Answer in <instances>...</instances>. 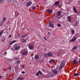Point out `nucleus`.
<instances>
[{
	"label": "nucleus",
	"mask_w": 80,
	"mask_h": 80,
	"mask_svg": "<svg viewBox=\"0 0 80 80\" xmlns=\"http://www.w3.org/2000/svg\"><path fill=\"white\" fill-rule=\"evenodd\" d=\"M64 65L65 63H64V62H63V61H62L60 63V66L59 69V71H61V70H62V68H63V67H64Z\"/></svg>",
	"instance_id": "obj_1"
},
{
	"label": "nucleus",
	"mask_w": 80,
	"mask_h": 80,
	"mask_svg": "<svg viewBox=\"0 0 80 80\" xmlns=\"http://www.w3.org/2000/svg\"><path fill=\"white\" fill-rule=\"evenodd\" d=\"M14 48H15V50H18L20 48L18 46L17 44H15L14 45Z\"/></svg>",
	"instance_id": "obj_2"
},
{
	"label": "nucleus",
	"mask_w": 80,
	"mask_h": 80,
	"mask_svg": "<svg viewBox=\"0 0 80 80\" xmlns=\"http://www.w3.org/2000/svg\"><path fill=\"white\" fill-rule=\"evenodd\" d=\"M28 47L30 50H32L34 48V45L32 44H29L28 46Z\"/></svg>",
	"instance_id": "obj_3"
},
{
	"label": "nucleus",
	"mask_w": 80,
	"mask_h": 80,
	"mask_svg": "<svg viewBox=\"0 0 80 80\" xmlns=\"http://www.w3.org/2000/svg\"><path fill=\"white\" fill-rule=\"evenodd\" d=\"M22 55H28V51L24 50L22 52Z\"/></svg>",
	"instance_id": "obj_4"
},
{
	"label": "nucleus",
	"mask_w": 80,
	"mask_h": 80,
	"mask_svg": "<svg viewBox=\"0 0 80 80\" xmlns=\"http://www.w3.org/2000/svg\"><path fill=\"white\" fill-rule=\"evenodd\" d=\"M52 72H53V73L55 75H56V74H57V73H58V71H57V69H54L52 70ZM55 75H53V77L54 76H55Z\"/></svg>",
	"instance_id": "obj_5"
},
{
	"label": "nucleus",
	"mask_w": 80,
	"mask_h": 80,
	"mask_svg": "<svg viewBox=\"0 0 80 80\" xmlns=\"http://www.w3.org/2000/svg\"><path fill=\"white\" fill-rule=\"evenodd\" d=\"M32 3L31 2H28L26 4V6H28V7H29V6H30L32 5Z\"/></svg>",
	"instance_id": "obj_6"
},
{
	"label": "nucleus",
	"mask_w": 80,
	"mask_h": 80,
	"mask_svg": "<svg viewBox=\"0 0 80 80\" xmlns=\"http://www.w3.org/2000/svg\"><path fill=\"white\" fill-rule=\"evenodd\" d=\"M47 54L49 57H53V54L50 52H48L47 53Z\"/></svg>",
	"instance_id": "obj_7"
},
{
	"label": "nucleus",
	"mask_w": 80,
	"mask_h": 80,
	"mask_svg": "<svg viewBox=\"0 0 80 80\" xmlns=\"http://www.w3.org/2000/svg\"><path fill=\"white\" fill-rule=\"evenodd\" d=\"M76 39H77V38L76 37H74L73 39H72L69 41V42H73L74 41H75L76 40Z\"/></svg>",
	"instance_id": "obj_8"
},
{
	"label": "nucleus",
	"mask_w": 80,
	"mask_h": 80,
	"mask_svg": "<svg viewBox=\"0 0 80 80\" xmlns=\"http://www.w3.org/2000/svg\"><path fill=\"white\" fill-rule=\"evenodd\" d=\"M59 3H60V1H57L54 3V5L56 6V5H58Z\"/></svg>",
	"instance_id": "obj_9"
},
{
	"label": "nucleus",
	"mask_w": 80,
	"mask_h": 80,
	"mask_svg": "<svg viewBox=\"0 0 80 80\" xmlns=\"http://www.w3.org/2000/svg\"><path fill=\"white\" fill-rule=\"evenodd\" d=\"M68 21L69 22H71V17L70 16H68L67 18Z\"/></svg>",
	"instance_id": "obj_10"
},
{
	"label": "nucleus",
	"mask_w": 80,
	"mask_h": 80,
	"mask_svg": "<svg viewBox=\"0 0 80 80\" xmlns=\"http://www.w3.org/2000/svg\"><path fill=\"white\" fill-rule=\"evenodd\" d=\"M61 14H62V12L60 11H58L57 12V15L58 16H60V15H61Z\"/></svg>",
	"instance_id": "obj_11"
},
{
	"label": "nucleus",
	"mask_w": 80,
	"mask_h": 80,
	"mask_svg": "<svg viewBox=\"0 0 80 80\" xmlns=\"http://www.w3.org/2000/svg\"><path fill=\"white\" fill-rule=\"evenodd\" d=\"M18 69V66H17L15 67V70L16 72H17Z\"/></svg>",
	"instance_id": "obj_12"
},
{
	"label": "nucleus",
	"mask_w": 80,
	"mask_h": 80,
	"mask_svg": "<svg viewBox=\"0 0 80 80\" xmlns=\"http://www.w3.org/2000/svg\"><path fill=\"white\" fill-rule=\"evenodd\" d=\"M27 34H25L24 35H22L21 37V38H25L27 36Z\"/></svg>",
	"instance_id": "obj_13"
},
{
	"label": "nucleus",
	"mask_w": 80,
	"mask_h": 80,
	"mask_svg": "<svg viewBox=\"0 0 80 80\" xmlns=\"http://www.w3.org/2000/svg\"><path fill=\"white\" fill-rule=\"evenodd\" d=\"M73 75L74 77H77V76H79L80 75L78 73H74Z\"/></svg>",
	"instance_id": "obj_14"
},
{
	"label": "nucleus",
	"mask_w": 80,
	"mask_h": 80,
	"mask_svg": "<svg viewBox=\"0 0 80 80\" xmlns=\"http://www.w3.org/2000/svg\"><path fill=\"white\" fill-rule=\"evenodd\" d=\"M24 79V78H23V77H18L17 78V80H23Z\"/></svg>",
	"instance_id": "obj_15"
},
{
	"label": "nucleus",
	"mask_w": 80,
	"mask_h": 80,
	"mask_svg": "<svg viewBox=\"0 0 80 80\" xmlns=\"http://www.w3.org/2000/svg\"><path fill=\"white\" fill-rule=\"evenodd\" d=\"M34 58L36 60H37V59H38V58H39V56L38 55H36Z\"/></svg>",
	"instance_id": "obj_16"
},
{
	"label": "nucleus",
	"mask_w": 80,
	"mask_h": 80,
	"mask_svg": "<svg viewBox=\"0 0 80 80\" xmlns=\"http://www.w3.org/2000/svg\"><path fill=\"white\" fill-rule=\"evenodd\" d=\"M4 31V30H3L0 31V36H2V34H3V33Z\"/></svg>",
	"instance_id": "obj_17"
},
{
	"label": "nucleus",
	"mask_w": 80,
	"mask_h": 80,
	"mask_svg": "<svg viewBox=\"0 0 80 80\" xmlns=\"http://www.w3.org/2000/svg\"><path fill=\"white\" fill-rule=\"evenodd\" d=\"M50 22H49V26L50 27H53V24L51 23L50 24Z\"/></svg>",
	"instance_id": "obj_18"
},
{
	"label": "nucleus",
	"mask_w": 80,
	"mask_h": 80,
	"mask_svg": "<svg viewBox=\"0 0 80 80\" xmlns=\"http://www.w3.org/2000/svg\"><path fill=\"white\" fill-rule=\"evenodd\" d=\"M47 12H49V13H52V12H53V11H52V10L48 9L47 10Z\"/></svg>",
	"instance_id": "obj_19"
},
{
	"label": "nucleus",
	"mask_w": 80,
	"mask_h": 80,
	"mask_svg": "<svg viewBox=\"0 0 80 80\" xmlns=\"http://www.w3.org/2000/svg\"><path fill=\"white\" fill-rule=\"evenodd\" d=\"M77 63V60L74 59L73 61V64H75Z\"/></svg>",
	"instance_id": "obj_20"
},
{
	"label": "nucleus",
	"mask_w": 80,
	"mask_h": 80,
	"mask_svg": "<svg viewBox=\"0 0 80 80\" xmlns=\"http://www.w3.org/2000/svg\"><path fill=\"white\" fill-rule=\"evenodd\" d=\"M55 60L52 59L51 61H49V63H51V62H52V63H54V62H55Z\"/></svg>",
	"instance_id": "obj_21"
},
{
	"label": "nucleus",
	"mask_w": 80,
	"mask_h": 80,
	"mask_svg": "<svg viewBox=\"0 0 80 80\" xmlns=\"http://www.w3.org/2000/svg\"><path fill=\"white\" fill-rule=\"evenodd\" d=\"M21 62V61L20 60H18L17 62V63L18 64H20Z\"/></svg>",
	"instance_id": "obj_22"
},
{
	"label": "nucleus",
	"mask_w": 80,
	"mask_h": 80,
	"mask_svg": "<svg viewBox=\"0 0 80 80\" xmlns=\"http://www.w3.org/2000/svg\"><path fill=\"white\" fill-rule=\"evenodd\" d=\"M52 73H51L50 74H49L48 75V77L49 78H50L51 77H53V76H52Z\"/></svg>",
	"instance_id": "obj_23"
},
{
	"label": "nucleus",
	"mask_w": 80,
	"mask_h": 80,
	"mask_svg": "<svg viewBox=\"0 0 80 80\" xmlns=\"http://www.w3.org/2000/svg\"><path fill=\"white\" fill-rule=\"evenodd\" d=\"M22 43H25V38H23L22 39Z\"/></svg>",
	"instance_id": "obj_24"
},
{
	"label": "nucleus",
	"mask_w": 80,
	"mask_h": 80,
	"mask_svg": "<svg viewBox=\"0 0 80 80\" xmlns=\"http://www.w3.org/2000/svg\"><path fill=\"white\" fill-rule=\"evenodd\" d=\"M73 11L75 13H76V12H77V10H76L75 8L73 7Z\"/></svg>",
	"instance_id": "obj_25"
},
{
	"label": "nucleus",
	"mask_w": 80,
	"mask_h": 80,
	"mask_svg": "<svg viewBox=\"0 0 80 80\" xmlns=\"http://www.w3.org/2000/svg\"><path fill=\"white\" fill-rule=\"evenodd\" d=\"M71 32H72V34H74L75 33V31L73 30H72L71 31Z\"/></svg>",
	"instance_id": "obj_26"
},
{
	"label": "nucleus",
	"mask_w": 80,
	"mask_h": 80,
	"mask_svg": "<svg viewBox=\"0 0 80 80\" xmlns=\"http://www.w3.org/2000/svg\"><path fill=\"white\" fill-rule=\"evenodd\" d=\"M44 56H45V57H46V58H47V57H48V55H47V53L44 54Z\"/></svg>",
	"instance_id": "obj_27"
},
{
	"label": "nucleus",
	"mask_w": 80,
	"mask_h": 80,
	"mask_svg": "<svg viewBox=\"0 0 80 80\" xmlns=\"http://www.w3.org/2000/svg\"><path fill=\"white\" fill-rule=\"evenodd\" d=\"M38 73H39V74H41V75H42L43 74V73H42V72H41V71H40V70H39L38 72Z\"/></svg>",
	"instance_id": "obj_28"
},
{
	"label": "nucleus",
	"mask_w": 80,
	"mask_h": 80,
	"mask_svg": "<svg viewBox=\"0 0 80 80\" xmlns=\"http://www.w3.org/2000/svg\"><path fill=\"white\" fill-rule=\"evenodd\" d=\"M74 27H77V23H75L73 24Z\"/></svg>",
	"instance_id": "obj_29"
},
{
	"label": "nucleus",
	"mask_w": 80,
	"mask_h": 80,
	"mask_svg": "<svg viewBox=\"0 0 80 80\" xmlns=\"http://www.w3.org/2000/svg\"><path fill=\"white\" fill-rule=\"evenodd\" d=\"M50 68H55V66L53 65L50 67Z\"/></svg>",
	"instance_id": "obj_30"
},
{
	"label": "nucleus",
	"mask_w": 80,
	"mask_h": 80,
	"mask_svg": "<svg viewBox=\"0 0 80 80\" xmlns=\"http://www.w3.org/2000/svg\"><path fill=\"white\" fill-rule=\"evenodd\" d=\"M58 25V27H61V24H60V23H58L57 25Z\"/></svg>",
	"instance_id": "obj_31"
},
{
	"label": "nucleus",
	"mask_w": 80,
	"mask_h": 80,
	"mask_svg": "<svg viewBox=\"0 0 80 80\" xmlns=\"http://www.w3.org/2000/svg\"><path fill=\"white\" fill-rule=\"evenodd\" d=\"M3 2V0H0V3H2Z\"/></svg>",
	"instance_id": "obj_32"
},
{
	"label": "nucleus",
	"mask_w": 80,
	"mask_h": 80,
	"mask_svg": "<svg viewBox=\"0 0 80 80\" xmlns=\"http://www.w3.org/2000/svg\"><path fill=\"white\" fill-rule=\"evenodd\" d=\"M36 8H37L35 7H33L32 8V9L33 10L36 9Z\"/></svg>",
	"instance_id": "obj_33"
},
{
	"label": "nucleus",
	"mask_w": 80,
	"mask_h": 80,
	"mask_svg": "<svg viewBox=\"0 0 80 80\" xmlns=\"http://www.w3.org/2000/svg\"><path fill=\"white\" fill-rule=\"evenodd\" d=\"M2 20H3V21H4V22H5V21H6V18L4 17L3 19Z\"/></svg>",
	"instance_id": "obj_34"
},
{
	"label": "nucleus",
	"mask_w": 80,
	"mask_h": 80,
	"mask_svg": "<svg viewBox=\"0 0 80 80\" xmlns=\"http://www.w3.org/2000/svg\"><path fill=\"white\" fill-rule=\"evenodd\" d=\"M77 48V46H75L73 48H72V50H75Z\"/></svg>",
	"instance_id": "obj_35"
},
{
	"label": "nucleus",
	"mask_w": 80,
	"mask_h": 80,
	"mask_svg": "<svg viewBox=\"0 0 80 80\" xmlns=\"http://www.w3.org/2000/svg\"><path fill=\"white\" fill-rule=\"evenodd\" d=\"M8 2H13V1H14V0H8Z\"/></svg>",
	"instance_id": "obj_36"
},
{
	"label": "nucleus",
	"mask_w": 80,
	"mask_h": 80,
	"mask_svg": "<svg viewBox=\"0 0 80 80\" xmlns=\"http://www.w3.org/2000/svg\"><path fill=\"white\" fill-rule=\"evenodd\" d=\"M43 38L44 39H45V40H46V41H48V40H47V39L46 38V37H44Z\"/></svg>",
	"instance_id": "obj_37"
},
{
	"label": "nucleus",
	"mask_w": 80,
	"mask_h": 80,
	"mask_svg": "<svg viewBox=\"0 0 80 80\" xmlns=\"http://www.w3.org/2000/svg\"><path fill=\"white\" fill-rule=\"evenodd\" d=\"M21 73H22V74H25V72L24 71H22Z\"/></svg>",
	"instance_id": "obj_38"
},
{
	"label": "nucleus",
	"mask_w": 80,
	"mask_h": 80,
	"mask_svg": "<svg viewBox=\"0 0 80 80\" xmlns=\"http://www.w3.org/2000/svg\"><path fill=\"white\" fill-rule=\"evenodd\" d=\"M76 13L77 15H78L80 13V12H76Z\"/></svg>",
	"instance_id": "obj_39"
},
{
	"label": "nucleus",
	"mask_w": 80,
	"mask_h": 80,
	"mask_svg": "<svg viewBox=\"0 0 80 80\" xmlns=\"http://www.w3.org/2000/svg\"><path fill=\"white\" fill-rule=\"evenodd\" d=\"M11 67H9L8 68V70H10V69H11Z\"/></svg>",
	"instance_id": "obj_40"
},
{
	"label": "nucleus",
	"mask_w": 80,
	"mask_h": 80,
	"mask_svg": "<svg viewBox=\"0 0 80 80\" xmlns=\"http://www.w3.org/2000/svg\"><path fill=\"white\" fill-rule=\"evenodd\" d=\"M12 42L13 43H15V42H16V41L13 40V41H12Z\"/></svg>",
	"instance_id": "obj_41"
},
{
	"label": "nucleus",
	"mask_w": 80,
	"mask_h": 80,
	"mask_svg": "<svg viewBox=\"0 0 80 80\" xmlns=\"http://www.w3.org/2000/svg\"><path fill=\"white\" fill-rule=\"evenodd\" d=\"M13 42H11L10 43V45H12V44H13Z\"/></svg>",
	"instance_id": "obj_42"
},
{
	"label": "nucleus",
	"mask_w": 80,
	"mask_h": 80,
	"mask_svg": "<svg viewBox=\"0 0 80 80\" xmlns=\"http://www.w3.org/2000/svg\"><path fill=\"white\" fill-rule=\"evenodd\" d=\"M25 67V66H24V65H22V68H24Z\"/></svg>",
	"instance_id": "obj_43"
},
{
	"label": "nucleus",
	"mask_w": 80,
	"mask_h": 80,
	"mask_svg": "<svg viewBox=\"0 0 80 80\" xmlns=\"http://www.w3.org/2000/svg\"><path fill=\"white\" fill-rule=\"evenodd\" d=\"M20 34L19 33L18 34H17V36L18 37H20Z\"/></svg>",
	"instance_id": "obj_44"
},
{
	"label": "nucleus",
	"mask_w": 80,
	"mask_h": 80,
	"mask_svg": "<svg viewBox=\"0 0 80 80\" xmlns=\"http://www.w3.org/2000/svg\"><path fill=\"white\" fill-rule=\"evenodd\" d=\"M7 53V51H5L4 52V54H5V55H6V54Z\"/></svg>",
	"instance_id": "obj_45"
},
{
	"label": "nucleus",
	"mask_w": 80,
	"mask_h": 80,
	"mask_svg": "<svg viewBox=\"0 0 80 80\" xmlns=\"http://www.w3.org/2000/svg\"><path fill=\"white\" fill-rule=\"evenodd\" d=\"M36 75H37V76H38V75H39V74L38 73H37L36 74Z\"/></svg>",
	"instance_id": "obj_46"
},
{
	"label": "nucleus",
	"mask_w": 80,
	"mask_h": 80,
	"mask_svg": "<svg viewBox=\"0 0 80 80\" xmlns=\"http://www.w3.org/2000/svg\"><path fill=\"white\" fill-rule=\"evenodd\" d=\"M12 37V35H10L8 38H11V37Z\"/></svg>",
	"instance_id": "obj_47"
},
{
	"label": "nucleus",
	"mask_w": 80,
	"mask_h": 80,
	"mask_svg": "<svg viewBox=\"0 0 80 80\" xmlns=\"http://www.w3.org/2000/svg\"><path fill=\"white\" fill-rule=\"evenodd\" d=\"M4 22H5V21H4L3 20H2V23H4Z\"/></svg>",
	"instance_id": "obj_48"
},
{
	"label": "nucleus",
	"mask_w": 80,
	"mask_h": 80,
	"mask_svg": "<svg viewBox=\"0 0 80 80\" xmlns=\"http://www.w3.org/2000/svg\"><path fill=\"white\" fill-rule=\"evenodd\" d=\"M50 32H48V35H50Z\"/></svg>",
	"instance_id": "obj_49"
},
{
	"label": "nucleus",
	"mask_w": 80,
	"mask_h": 80,
	"mask_svg": "<svg viewBox=\"0 0 80 80\" xmlns=\"http://www.w3.org/2000/svg\"><path fill=\"white\" fill-rule=\"evenodd\" d=\"M58 55L59 56H60V55H61V54H60V53H58Z\"/></svg>",
	"instance_id": "obj_50"
},
{
	"label": "nucleus",
	"mask_w": 80,
	"mask_h": 80,
	"mask_svg": "<svg viewBox=\"0 0 80 80\" xmlns=\"http://www.w3.org/2000/svg\"><path fill=\"white\" fill-rule=\"evenodd\" d=\"M41 62H44V60H41Z\"/></svg>",
	"instance_id": "obj_51"
},
{
	"label": "nucleus",
	"mask_w": 80,
	"mask_h": 80,
	"mask_svg": "<svg viewBox=\"0 0 80 80\" xmlns=\"http://www.w3.org/2000/svg\"><path fill=\"white\" fill-rule=\"evenodd\" d=\"M79 63H80V58H79V60L78 61Z\"/></svg>",
	"instance_id": "obj_52"
},
{
	"label": "nucleus",
	"mask_w": 80,
	"mask_h": 80,
	"mask_svg": "<svg viewBox=\"0 0 80 80\" xmlns=\"http://www.w3.org/2000/svg\"><path fill=\"white\" fill-rule=\"evenodd\" d=\"M6 76H8V74H5Z\"/></svg>",
	"instance_id": "obj_53"
},
{
	"label": "nucleus",
	"mask_w": 80,
	"mask_h": 80,
	"mask_svg": "<svg viewBox=\"0 0 80 80\" xmlns=\"http://www.w3.org/2000/svg\"><path fill=\"white\" fill-rule=\"evenodd\" d=\"M2 78V76H0V79Z\"/></svg>",
	"instance_id": "obj_54"
},
{
	"label": "nucleus",
	"mask_w": 80,
	"mask_h": 80,
	"mask_svg": "<svg viewBox=\"0 0 80 80\" xmlns=\"http://www.w3.org/2000/svg\"><path fill=\"white\" fill-rule=\"evenodd\" d=\"M27 38H26V39H25V42H26V40H27Z\"/></svg>",
	"instance_id": "obj_55"
},
{
	"label": "nucleus",
	"mask_w": 80,
	"mask_h": 80,
	"mask_svg": "<svg viewBox=\"0 0 80 80\" xmlns=\"http://www.w3.org/2000/svg\"><path fill=\"white\" fill-rule=\"evenodd\" d=\"M27 38H26V39H25V42H26V40H27Z\"/></svg>",
	"instance_id": "obj_56"
},
{
	"label": "nucleus",
	"mask_w": 80,
	"mask_h": 80,
	"mask_svg": "<svg viewBox=\"0 0 80 80\" xmlns=\"http://www.w3.org/2000/svg\"><path fill=\"white\" fill-rule=\"evenodd\" d=\"M56 18H58V17H57V16H56Z\"/></svg>",
	"instance_id": "obj_57"
},
{
	"label": "nucleus",
	"mask_w": 80,
	"mask_h": 80,
	"mask_svg": "<svg viewBox=\"0 0 80 80\" xmlns=\"http://www.w3.org/2000/svg\"><path fill=\"white\" fill-rule=\"evenodd\" d=\"M0 25H1V26H2V24H0Z\"/></svg>",
	"instance_id": "obj_58"
},
{
	"label": "nucleus",
	"mask_w": 80,
	"mask_h": 80,
	"mask_svg": "<svg viewBox=\"0 0 80 80\" xmlns=\"http://www.w3.org/2000/svg\"><path fill=\"white\" fill-rule=\"evenodd\" d=\"M8 24V23H7Z\"/></svg>",
	"instance_id": "obj_59"
},
{
	"label": "nucleus",
	"mask_w": 80,
	"mask_h": 80,
	"mask_svg": "<svg viewBox=\"0 0 80 80\" xmlns=\"http://www.w3.org/2000/svg\"><path fill=\"white\" fill-rule=\"evenodd\" d=\"M28 29H27V31H28Z\"/></svg>",
	"instance_id": "obj_60"
},
{
	"label": "nucleus",
	"mask_w": 80,
	"mask_h": 80,
	"mask_svg": "<svg viewBox=\"0 0 80 80\" xmlns=\"http://www.w3.org/2000/svg\"><path fill=\"white\" fill-rule=\"evenodd\" d=\"M10 28H9V30H10Z\"/></svg>",
	"instance_id": "obj_61"
},
{
	"label": "nucleus",
	"mask_w": 80,
	"mask_h": 80,
	"mask_svg": "<svg viewBox=\"0 0 80 80\" xmlns=\"http://www.w3.org/2000/svg\"><path fill=\"white\" fill-rule=\"evenodd\" d=\"M79 47H80V46H79Z\"/></svg>",
	"instance_id": "obj_62"
},
{
	"label": "nucleus",
	"mask_w": 80,
	"mask_h": 80,
	"mask_svg": "<svg viewBox=\"0 0 80 80\" xmlns=\"http://www.w3.org/2000/svg\"><path fill=\"white\" fill-rule=\"evenodd\" d=\"M30 80H32L30 79Z\"/></svg>",
	"instance_id": "obj_63"
}]
</instances>
